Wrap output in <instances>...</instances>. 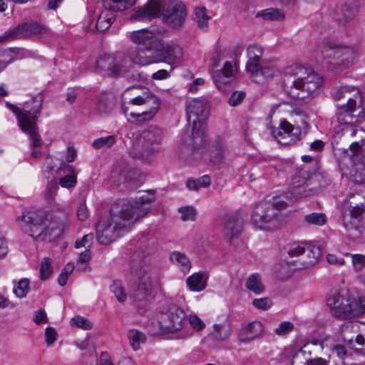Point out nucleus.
<instances>
[{"label": "nucleus", "instance_id": "nucleus-64", "mask_svg": "<svg viewBox=\"0 0 365 365\" xmlns=\"http://www.w3.org/2000/svg\"><path fill=\"white\" fill-rule=\"evenodd\" d=\"M307 247H305V245L300 243L297 245H292L289 251L288 254L290 257H298L306 252Z\"/></svg>", "mask_w": 365, "mask_h": 365}, {"label": "nucleus", "instance_id": "nucleus-31", "mask_svg": "<svg viewBox=\"0 0 365 365\" xmlns=\"http://www.w3.org/2000/svg\"><path fill=\"white\" fill-rule=\"evenodd\" d=\"M24 37H26L25 23L21 24L13 29H10L0 35V43Z\"/></svg>", "mask_w": 365, "mask_h": 365}, {"label": "nucleus", "instance_id": "nucleus-55", "mask_svg": "<svg viewBox=\"0 0 365 365\" xmlns=\"http://www.w3.org/2000/svg\"><path fill=\"white\" fill-rule=\"evenodd\" d=\"M309 361L306 352L299 349L293 355L292 365H309Z\"/></svg>", "mask_w": 365, "mask_h": 365}, {"label": "nucleus", "instance_id": "nucleus-25", "mask_svg": "<svg viewBox=\"0 0 365 365\" xmlns=\"http://www.w3.org/2000/svg\"><path fill=\"white\" fill-rule=\"evenodd\" d=\"M263 332V325L261 322L255 321L242 328L238 334L241 342L248 343L258 338Z\"/></svg>", "mask_w": 365, "mask_h": 365}, {"label": "nucleus", "instance_id": "nucleus-24", "mask_svg": "<svg viewBox=\"0 0 365 365\" xmlns=\"http://www.w3.org/2000/svg\"><path fill=\"white\" fill-rule=\"evenodd\" d=\"M359 51V47L356 45L350 46L340 45V54H339L340 61H336L334 63L339 65L341 69L349 67L358 56Z\"/></svg>", "mask_w": 365, "mask_h": 365}, {"label": "nucleus", "instance_id": "nucleus-10", "mask_svg": "<svg viewBox=\"0 0 365 365\" xmlns=\"http://www.w3.org/2000/svg\"><path fill=\"white\" fill-rule=\"evenodd\" d=\"M158 332L175 333L181 331L187 324L185 312L177 305H171L168 309L158 317Z\"/></svg>", "mask_w": 365, "mask_h": 365}, {"label": "nucleus", "instance_id": "nucleus-30", "mask_svg": "<svg viewBox=\"0 0 365 365\" xmlns=\"http://www.w3.org/2000/svg\"><path fill=\"white\" fill-rule=\"evenodd\" d=\"M115 18V15L114 12L110 9H105V10L101 13L96 21V30L100 32L106 31L113 23Z\"/></svg>", "mask_w": 365, "mask_h": 365}, {"label": "nucleus", "instance_id": "nucleus-53", "mask_svg": "<svg viewBox=\"0 0 365 365\" xmlns=\"http://www.w3.org/2000/svg\"><path fill=\"white\" fill-rule=\"evenodd\" d=\"M231 331L229 327L222 325L214 326V336L219 340H225L229 338Z\"/></svg>", "mask_w": 365, "mask_h": 365}, {"label": "nucleus", "instance_id": "nucleus-59", "mask_svg": "<svg viewBox=\"0 0 365 365\" xmlns=\"http://www.w3.org/2000/svg\"><path fill=\"white\" fill-rule=\"evenodd\" d=\"M52 273L49 258H43L41 263L40 274L41 279H47Z\"/></svg>", "mask_w": 365, "mask_h": 365}, {"label": "nucleus", "instance_id": "nucleus-60", "mask_svg": "<svg viewBox=\"0 0 365 365\" xmlns=\"http://www.w3.org/2000/svg\"><path fill=\"white\" fill-rule=\"evenodd\" d=\"M178 212L182 214L181 218L184 221L195 220L196 211L192 207H181L178 208Z\"/></svg>", "mask_w": 365, "mask_h": 365}, {"label": "nucleus", "instance_id": "nucleus-5", "mask_svg": "<svg viewBox=\"0 0 365 365\" xmlns=\"http://www.w3.org/2000/svg\"><path fill=\"white\" fill-rule=\"evenodd\" d=\"M286 207L287 203L283 200L261 202L255 206L252 212V222L261 230L275 229L282 223V210Z\"/></svg>", "mask_w": 365, "mask_h": 365}, {"label": "nucleus", "instance_id": "nucleus-44", "mask_svg": "<svg viewBox=\"0 0 365 365\" xmlns=\"http://www.w3.org/2000/svg\"><path fill=\"white\" fill-rule=\"evenodd\" d=\"M29 291V281L28 279H22L14 283L13 292L19 298H24Z\"/></svg>", "mask_w": 365, "mask_h": 365}, {"label": "nucleus", "instance_id": "nucleus-33", "mask_svg": "<svg viewBox=\"0 0 365 365\" xmlns=\"http://www.w3.org/2000/svg\"><path fill=\"white\" fill-rule=\"evenodd\" d=\"M137 0H103V6L113 12L124 11L133 6Z\"/></svg>", "mask_w": 365, "mask_h": 365}, {"label": "nucleus", "instance_id": "nucleus-29", "mask_svg": "<svg viewBox=\"0 0 365 365\" xmlns=\"http://www.w3.org/2000/svg\"><path fill=\"white\" fill-rule=\"evenodd\" d=\"M187 285L192 292H200L207 286V277L203 273L196 272L187 277Z\"/></svg>", "mask_w": 365, "mask_h": 365}, {"label": "nucleus", "instance_id": "nucleus-11", "mask_svg": "<svg viewBox=\"0 0 365 365\" xmlns=\"http://www.w3.org/2000/svg\"><path fill=\"white\" fill-rule=\"evenodd\" d=\"M125 277L129 287H140L152 293L153 280L148 266L140 262L135 263L132 259L126 270Z\"/></svg>", "mask_w": 365, "mask_h": 365}, {"label": "nucleus", "instance_id": "nucleus-45", "mask_svg": "<svg viewBox=\"0 0 365 365\" xmlns=\"http://www.w3.org/2000/svg\"><path fill=\"white\" fill-rule=\"evenodd\" d=\"M261 16L264 20L271 21L281 20L284 17V14L280 9L274 8L262 10L260 14L257 15V16Z\"/></svg>", "mask_w": 365, "mask_h": 365}, {"label": "nucleus", "instance_id": "nucleus-48", "mask_svg": "<svg viewBox=\"0 0 365 365\" xmlns=\"http://www.w3.org/2000/svg\"><path fill=\"white\" fill-rule=\"evenodd\" d=\"M346 257L351 258V263L356 272H361L365 268V255L361 254L344 253Z\"/></svg>", "mask_w": 365, "mask_h": 365}, {"label": "nucleus", "instance_id": "nucleus-26", "mask_svg": "<svg viewBox=\"0 0 365 365\" xmlns=\"http://www.w3.org/2000/svg\"><path fill=\"white\" fill-rule=\"evenodd\" d=\"M224 233L226 238L231 242L237 237L242 231V222L240 216L237 214L227 216L225 219Z\"/></svg>", "mask_w": 365, "mask_h": 365}, {"label": "nucleus", "instance_id": "nucleus-62", "mask_svg": "<svg viewBox=\"0 0 365 365\" xmlns=\"http://www.w3.org/2000/svg\"><path fill=\"white\" fill-rule=\"evenodd\" d=\"M93 240V235L92 233L84 235L81 240H77L75 242V247L78 249L84 247L86 249H90L91 247L92 241Z\"/></svg>", "mask_w": 365, "mask_h": 365}, {"label": "nucleus", "instance_id": "nucleus-58", "mask_svg": "<svg viewBox=\"0 0 365 365\" xmlns=\"http://www.w3.org/2000/svg\"><path fill=\"white\" fill-rule=\"evenodd\" d=\"M126 72L125 67L123 65L120 61L117 60L114 57V62L112 63L111 68L109 70V75L112 76H118L124 74Z\"/></svg>", "mask_w": 365, "mask_h": 365}, {"label": "nucleus", "instance_id": "nucleus-57", "mask_svg": "<svg viewBox=\"0 0 365 365\" xmlns=\"http://www.w3.org/2000/svg\"><path fill=\"white\" fill-rule=\"evenodd\" d=\"M252 304L257 309L267 311L272 306V302L268 297L255 299L252 302Z\"/></svg>", "mask_w": 365, "mask_h": 365}, {"label": "nucleus", "instance_id": "nucleus-28", "mask_svg": "<svg viewBox=\"0 0 365 365\" xmlns=\"http://www.w3.org/2000/svg\"><path fill=\"white\" fill-rule=\"evenodd\" d=\"M332 96L336 100H340L344 98H353L362 102L360 91L357 87L350 86H342L339 88L334 89Z\"/></svg>", "mask_w": 365, "mask_h": 365}, {"label": "nucleus", "instance_id": "nucleus-18", "mask_svg": "<svg viewBox=\"0 0 365 365\" xmlns=\"http://www.w3.org/2000/svg\"><path fill=\"white\" fill-rule=\"evenodd\" d=\"M294 128L287 120L281 122L279 127L272 130V135L275 140L282 145H290L297 140V133H293Z\"/></svg>", "mask_w": 365, "mask_h": 365}, {"label": "nucleus", "instance_id": "nucleus-50", "mask_svg": "<svg viewBox=\"0 0 365 365\" xmlns=\"http://www.w3.org/2000/svg\"><path fill=\"white\" fill-rule=\"evenodd\" d=\"M354 174L355 181L357 183L365 182V160L354 163Z\"/></svg>", "mask_w": 365, "mask_h": 365}, {"label": "nucleus", "instance_id": "nucleus-32", "mask_svg": "<svg viewBox=\"0 0 365 365\" xmlns=\"http://www.w3.org/2000/svg\"><path fill=\"white\" fill-rule=\"evenodd\" d=\"M245 287L255 294H260L265 290L260 275L257 273H254L247 278Z\"/></svg>", "mask_w": 365, "mask_h": 365}, {"label": "nucleus", "instance_id": "nucleus-22", "mask_svg": "<svg viewBox=\"0 0 365 365\" xmlns=\"http://www.w3.org/2000/svg\"><path fill=\"white\" fill-rule=\"evenodd\" d=\"M314 53L317 58L338 61L339 54H340V45L332 42H323L317 45Z\"/></svg>", "mask_w": 365, "mask_h": 365}, {"label": "nucleus", "instance_id": "nucleus-54", "mask_svg": "<svg viewBox=\"0 0 365 365\" xmlns=\"http://www.w3.org/2000/svg\"><path fill=\"white\" fill-rule=\"evenodd\" d=\"M75 268L74 264L71 262H68L66 264L62 272L58 276V283L61 286H64L68 279V277L72 273Z\"/></svg>", "mask_w": 365, "mask_h": 365}, {"label": "nucleus", "instance_id": "nucleus-12", "mask_svg": "<svg viewBox=\"0 0 365 365\" xmlns=\"http://www.w3.org/2000/svg\"><path fill=\"white\" fill-rule=\"evenodd\" d=\"M162 135V130L157 126H150L141 133L140 157L143 160H149L160 151Z\"/></svg>", "mask_w": 365, "mask_h": 365}, {"label": "nucleus", "instance_id": "nucleus-63", "mask_svg": "<svg viewBox=\"0 0 365 365\" xmlns=\"http://www.w3.org/2000/svg\"><path fill=\"white\" fill-rule=\"evenodd\" d=\"M188 321L192 328L200 331L205 327V324L196 315H190Z\"/></svg>", "mask_w": 365, "mask_h": 365}, {"label": "nucleus", "instance_id": "nucleus-40", "mask_svg": "<svg viewBox=\"0 0 365 365\" xmlns=\"http://www.w3.org/2000/svg\"><path fill=\"white\" fill-rule=\"evenodd\" d=\"M26 37L38 36L47 32L45 26L37 22L25 23Z\"/></svg>", "mask_w": 365, "mask_h": 365}, {"label": "nucleus", "instance_id": "nucleus-8", "mask_svg": "<svg viewBox=\"0 0 365 365\" xmlns=\"http://www.w3.org/2000/svg\"><path fill=\"white\" fill-rule=\"evenodd\" d=\"M209 114V107L205 98H193L187 103V117L192 125V145L197 148L205 141L203 122Z\"/></svg>", "mask_w": 365, "mask_h": 365}, {"label": "nucleus", "instance_id": "nucleus-34", "mask_svg": "<svg viewBox=\"0 0 365 365\" xmlns=\"http://www.w3.org/2000/svg\"><path fill=\"white\" fill-rule=\"evenodd\" d=\"M279 73V70L271 62L264 61L259 65L256 73H250L252 77L262 76L264 78H272Z\"/></svg>", "mask_w": 365, "mask_h": 365}, {"label": "nucleus", "instance_id": "nucleus-2", "mask_svg": "<svg viewBox=\"0 0 365 365\" xmlns=\"http://www.w3.org/2000/svg\"><path fill=\"white\" fill-rule=\"evenodd\" d=\"M43 96L38 93L31 100L24 103L22 108L14 104L6 103V106L16 115L20 129L29 136L30 147L33 149L31 155L38 158L41 155L38 148L42 145V139L38 133L37 120L40 116L43 106Z\"/></svg>", "mask_w": 365, "mask_h": 365}, {"label": "nucleus", "instance_id": "nucleus-42", "mask_svg": "<svg viewBox=\"0 0 365 365\" xmlns=\"http://www.w3.org/2000/svg\"><path fill=\"white\" fill-rule=\"evenodd\" d=\"M194 14V20L197 23L198 26L201 29L207 28L210 17L207 14L206 9L204 6L196 8Z\"/></svg>", "mask_w": 365, "mask_h": 365}, {"label": "nucleus", "instance_id": "nucleus-1", "mask_svg": "<svg viewBox=\"0 0 365 365\" xmlns=\"http://www.w3.org/2000/svg\"><path fill=\"white\" fill-rule=\"evenodd\" d=\"M155 200V192L152 190L133 200H117L110 208V220H101L96 225V237L99 243L110 244L130 231L138 221L148 214Z\"/></svg>", "mask_w": 365, "mask_h": 365}, {"label": "nucleus", "instance_id": "nucleus-39", "mask_svg": "<svg viewBox=\"0 0 365 365\" xmlns=\"http://www.w3.org/2000/svg\"><path fill=\"white\" fill-rule=\"evenodd\" d=\"M91 259L90 249H86L85 251L80 253L77 259V271L86 272L91 271V267L88 262Z\"/></svg>", "mask_w": 365, "mask_h": 365}, {"label": "nucleus", "instance_id": "nucleus-38", "mask_svg": "<svg viewBox=\"0 0 365 365\" xmlns=\"http://www.w3.org/2000/svg\"><path fill=\"white\" fill-rule=\"evenodd\" d=\"M151 296V292L140 287H130V299L134 303L145 302L148 301Z\"/></svg>", "mask_w": 365, "mask_h": 365}, {"label": "nucleus", "instance_id": "nucleus-21", "mask_svg": "<svg viewBox=\"0 0 365 365\" xmlns=\"http://www.w3.org/2000/svg\"><path fill=\"white\" fill-rule=\"evenodd\" d=\"M248 61L246 64V71L247 73H256L258 67L264 61L262 60L263 48L257 44L250 45L247 49Z\"/></svg>", "mask_w": 365, "mask_h": 365}, {"label": "nucleus", "instance_id": "nucleus-51", "mask_svg": "<svg viewBox=\"0 0 365 365\" xmlns=\"http://www.w3.org/2000/svg\"><path fill=\"white\" fill-rule=\"evenodd\" d=\"M115 142L116 139L114 135H108L95 140L93 142V146L94 148L100 150L104 148H110Z\"/></svg>", "mask_w": 365, "mask_h": 365}, {"label": "nucleus", "instance_id": "nucleus-9", "mask_svg": "<svg viewBox=\"0 0 365 365\" xmlns=\"http://www.w3.org/2000/svg\"><path fill=\"white\" fill-rule=\"evenodd\" d=\"M337 120L339 123L347 125L351 135H355L358 128L356 124L361 123L365 119V110L361 102L349 98L346 105L338 107Z\"/></svg>", "mask_w": 365, "mask_h": 365}, {"label": "nucleus", "instance_id": "nucleus-13", "mask_svg": "<svg viewBox=\"0 0 365 365\" xmlns=\"http://www.w3.org/2000/svg\"><path fill=\"white\" fill-rule=\"evenodd\" d=\"M364 211V204L355 206L349 205L347 208H343L341 220L349 238L356 239L360 237L361 234V222Z\"/></svg>", "mask_w": 365, "mask_h": 365}, {"label": "nucleus", "instance_id": "nucleus-41", "mask_svg": "<svg viewBox=\"0 0 365 365\" xmlns=\"http://www.w3.org/2000/svg\"><path fill=\"white\" fill-rule=\"evenodd\" d=\"M210 163L213 165H220L225 162V154L220 144L213 146L210 153Z\"/></svg>", "mask_w": 365, "mask_h": 365}, {"label": "nucleus", "instance_id": "nucleus-16", "mask_svg": "<svg viewBox=\"0 0 365 365\" xmlns=\"http://www.w3.org/2000/svg\"><path fill=\"white\" fill-rule=\"evenodd\" d=\"M309 177L310 174L306 168H301L295 174L291 187V192L294 197H306L311 195Z\"/></svg>", "mask_w": 365, "mask_h": 365}, {"label": "nucleus", "instance_id": "nucleus-43", "mask_svg": "<svg viewBox=\"0 0 365 365\" xmlns=\"http://www.w3.org/2000/svg\"><path fill=\"white\" fill-rule=\"evenodd\" d=\"M114 62V56L110 54L100 56L96 60V68L99 71H108L111 68L112 63Z\"/></svg>", "mask_w": 365, "mask_h": 365}, {"label": "nucleus", "instance_id": "nucleus-4", "mask_svg": "<svg viewBox=\"0 0 365 365\" xmlns=\"http://www.w3.org/2000/svg\"><path fill=\"white\" fill-rule=\"evenodd\" d=\"M296 68L289 67L284 72L283 85L289 96L294 99L299 100L304 103L310 102L313 98V93L323 83L322 76L316 73H311L305 78L299 77L292 80V76H296L294 71Z\"/></svg>", "mask_w": 365, "mask_h": 365}, {"label": "nucleus", "instance_id": "nucleus-56", "mask_svg": "<svg viewBox=\"0 0 365 365\" xmlns=\"http://www.w3.org/2000/svg\"><path fill=\"white\" fill-rule=\"evenodd\" d=\"M294 329V325L291 322H283L275 328L274 332L278 336H285L292 332Z\"/></svg>", "mask_w": 365, "mask_h": 365}, {"label": "nucleus", "instance_id": "nucleus-52", "mask_svg": "<svg viewBox=\"0 0 365 365\" xmlns=\"http://www.w3.org/2000/svg\"><path fill=\"white\" fill-rule=\"evenodd\" d=\"M71 324L73 327H79L84 330H90L93 327V324L88 319L80 316L72 318Z\"/></svg>", "mask_w": 365, "mask_h": 365}, {"label": "nucleus", "instance_id": "nucleus-37", "mask_svg": "<svg viewBox=\"0 0 365 365\" xmlns=\"http://www.w3.org/2000/svg\"><path fill=\"white\" fill-rule=\"evenodd\" d=\"M128 337L134 351L140 349V345L146 340L145 334L136 329L128 331Z\"/></svg>", "mask_w": 365, "mask_h": 365}, {"label": "nucleus", "instance_id": "nucleus-36", "mask_svg": "<svg viewBox=\"0 0 365 365\" xmlns=\"http://www.w3.org/2000/svg\"><path fill=\"white\" fill-rule=\"evenodd\" d=\"M362 145L363 141L353 142L349 145V148H336L333 146V150L335 155H340L341 154H344L350 158H352L358 155V153L361 151Z\"/></svg>", "mask_w": 365, "mask_h": 365}, {"label": "nucleus", "instance_id": "nucleus-7", "mask_svg": "<svg viewBox=\"0 0 365 365\" xmlns=\"http://www.w3.org/2000/svg\"><path fill=\"white\" fill-rule=\"evenodd\" d=\"M47 214L43 210H26L16 218V222L26 234L37 241H43L51 230L46 225Z\"/></svg>", "mask_w": 365, "mask_h": 365}, {"label": "nucleus", "instance_id": "nucleus-3", "mask_svg": "<svg viewBox=\"0 0 365 365\" xmlns=\"http://www.w3.org/2000/svg\"><path fill=\"white\" fill-rule=\"evenodd\" d=\"M161 14L163 21L173 28L181 27L187 16L185 6L180 1L163 5L158 0H149L131 16L134 21H150Z\"/></svg>", "mask_w": 365, "mask_h": 365}, {"label": "nucleus", "instance_id": "nucleus-15", "mask_svg": "<svg viewBox=\"0 0 365 365\" xmlns=\"http://www.w3.org/2000/svg\"><path fill=\"white\" fill-rule=\"evenodd\" d=\"M156 63L165 62L170 65L178 63L183 56L182 48L178 45H169L159 42L155 51Z\"/></svg>", "mask_w": 365, "mask_h": 365}, {"label": "nucleus", "instance_id": "nucleus-6", "mask_svg": "<svg viewBox=\"0 0 365 365\" xmlns=\"http://www.w3.org/2000/svg\"><path fill=\"white\" fill-rule=\"evenodd\" d=\"M327 305L337 318L347 319L365 314V297H345L334 292L328 299Z\"/></svg>", "mask_w": 365, "mask_h": 365}, {"label": "nucleus", "instance_id": "nucleus-23", "mask_svg": "<svg viewBox=\"0 0 365 365\" xmlns=\"http://www.w3.org/2000/svg\"><path fill=\"white\" fill-rule=\"evenodd\" d=\"M51 173L53 171L56 172L59 175H64L59 180V184L63 187L71 188L76 185L77 179L75 175L74 170L72 166L66 164L65 163H61L60 167L58 170H55L54 167H49Z\"/></svg>", "mask_w": 365, "mask_h": 365}, {"label": "nucleus", "instance_id": "nucleus-46", "mask_svg": "<svg viewBox=\"0 0 365 365\" xmlns=\"http://www.w3.org/2000/svg\"><path fill=\"white\" fill-rule=\"evenodd\" d=\"M110 289L119 302H124L127 299V294L120 281H113Z\"/></svg>", "mask_w": 365, "mask_h": 365}, {"label": "nucleus", "instance_id": "nucleus-17", "mask_svg": "<svg viewBox=\"0 0 365 365\" xmlns=\"http://www.w3.org/2000/svg\"><path fill=\"white\" fill-rule=\"evenodd\" d=\"M128 56L131 61L140 66L156 63L155 51L140 46L130 47L128 51Z\"/></svg>", "mask_w": 365, "mask_h": 365}, {"label": "nucleus", "instance_id": "nucleus-27", "mask_svg": "<svg viewBox=\"0 0 365 365\" xmlns=\"http://www.w3.org/2000/svg\"><path fill=\"white\" fill-rule=\"evenodd\" d=\"M331 179L324 172H314L310 174L309 183L311 184L309 191L311 195L315 194L321 189L325 188L330 184Z\"/></svg>", "mask_w": 365, "mask_h": 365}, {"label": "nucleus", "instance_id": "nucleus-35", "mask_svg": "<svg viewBox=\"0 0 365 365\" xmlns=\"http://www.w3.org/2000/svg\"><path fill=\"white\" fill-rule=\"evenodd\" d=\"M170 257V259L180 267L182 272L187 273L190 271L191 262L184 253L173 252L171 253Z\"/></svg>", "mask_w": 365, "mask_h": 365}, {"label": "nucleus", "instance_id": "nucleus-20", "mask_svg": "<svg viewBox=\"0 0 365 365\" xmlns=\"http://www.w3.org/2000/svg\"><path fill=\"white\" fill-rule=\"evenodd\" d=\"M212 78L215 86L220 90L235 80V69L230 62H225L222 68L212 73Z\"/></svg>", "mask_w": 365, "mask_h": 365}, {"label": "nucleus", "instance_id": "nucleus-61", "mask_svg": "<svg viewBox=\"0 0 365 365\" xmlns=\"http://www.w3.org/2000/svg\"><path fill=\"white\" fill-rule=\"evenodd\" d=\"M246 93L242 91H234L230 98H229L228 103L231 106H236L240 104L245 99Z\"/></svg>", "mask_w": 365, "mask_h": 365}, {"label": "nucleus", "instance_id": "nucleus-14", "mask_svg": "<svg viewBox=\"0 0 365 365\" xmlns=\"http://www.w3.org/2000/svg\"><path fill=\"white\" fill-rule=\"evenodd\" d=\"M130 103L136 106H143L145 110L140 113H131L132 117H136L139 121L149 120L156 113L160 107L159 99L149 90L133 98Z\"/></svg>", "mask_w": 365, "mask_h": 365}, {"label": "nucleus", "instance_id": "nucleus-49", "mask_svg": "<svg viewBox=\"0 0 365 365\" xmlns=\"http://www.w3.org/2000/svg\"><path fill=\"white\" fill-rule=\"evenodd\" d=\"M304 221L309 225L321 226L326 223L327 216L322 212H312L305 215Z\"/></svg>", "mask_w": 365, "mask_h": 365}, {"label": "nucleus", "instance_id": "nucleus-19", "mask_svg": "<svg viewBox=\"0 0 365 365\" xmlns=\"http://www.w3.org/2000/svg\"><path fill=\"white\" fill-rule=\"evenodd\" d=\"M130 38L136 44L135 46H140L154 51H155L157 45L160 42L157 41L155 34L147 29L133 31L130 34Z\"/></svg>", "mask_w": 365, "mask_h": 365}, {"label": "nucleus", "instance_id": "nucleus-47", "mask_svg": "<svg viewBox=\"0 0 365 365\" xmlns=\"http://www.w3.org/2000/svg\"><path fill=\"white\" fill-rule=\"evenodd\" d=\"M306 251H307V255L310 258L309 261L306 262V266L312 267L317 263L321 257V250L316 245H307Z\"/></svg>", "mask_w": 365, "mask_h": 365}]
</instances>
